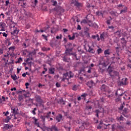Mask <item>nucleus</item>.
Instances as JSON below:
<instances>
[{"label":"nucleus","instance_id":"1","mask_svg":"<svg viewBox=\"0 0 131 131\" xmlns=\"http://www.w3.org/2000/svg\"><path fill=\"white\" fill-rule=\"evenodd\" d=\"M74 76V74L72 72L70 71L63 74V78L62 79V81H65V80L67 79L68 81H69L70 78H72Z\"/></svg>","mask_w":131,"mask_h":131},{"label":"nucleus","instance_id":"2","mask_svg":"<svg viewBox=\"0 0 131 131\" xmlns=\"http://www.w3.org/2000/svg\"><path fill=\"white\" fill-rule=\"evenodd\" d=\"M117 9H119V8H123L120 11V13L118 14V15H120V14H125V13H127V7L125 5H122V4H120L117 6Z\"/></svg>","mask_w":131,"mask_h":131},{"label":"nucleus","instance_id":"3","mask_svg":"<svg viewBox=\"0 0 131 131\" xmlns=\"http://www.w3.org/2000/svg\"><path fill=\"white\" fill-rule=\"evenodd\" d=\"M71 4L74 5L78 9L82 8V3L78 2V0H71Z\"/></svg>","mask_w":131,"mask_h":131},{"label":"nucleus","instance_id":"4","mask_svg":"<svg viewBox=\"0 0 131 131\" xmlns=\"http://www.w3.org/2000/svg\"><path fill=\"white\" fill-rule=\"evenodd\" d=\"M45 129L47 131H59V129L56 125H53L51 127H46Z\"/></svg>","mask_w":131,"mask_h":131},{"label":"nucleus","instance_id":"5","mask_svg":"<svg viewBox=\"0 0 131 131\" xmlns=\"http://www.w3.org/2000/svg\"><path fill=\"white\" fill-rule=\"evenodd\" d=\"M128 112H129L128 108L127 107H125L123 110L122 115H123V116H124V117H126V118H128V115H127Z\"/></svg>","mask_w":131,"mask_h":131},{"label":"nucleus","instance_id":"6","mask_svg":"<svg viewBox=\"0 0 131 131\" xmlns=\"http://www.w3.org/2000/svg\"><path fill=\"white\" fill-rule=\"evenodd\" d=\"M35 99L36 102H37L40 104H41L43 102L42 99H41V97H40V96L39 95H35Z\"/></svg>","mask_w":131,"mask_h":131},{"label":"nucleus","instance_id":"7","mask_svg":"<svg viewBox=\"0 0 131 131\" xmlns=\"http://www.w3.org/2000/svg\"><path fill=\"white\" fill-rule=\"evenodd\" d=\"M120 42L122 45V48L126 47V43H127V41L125 40V38L122 37L120 39Z\"/></svg>","mask_w":131,"mask_h":131},{"label":"nucleus","instance_id":"8","mask_svg":"<svg viewBox=\"0 0 131 131\" xmlns=\"http://www.w3.org/2000/svg\"><path fill=\"white\" fill-rule=\"evenodd\" d=\"M81 24H88L89 26H93V23H92V21L86 20V19H83L81 21Z\"/></svg>","mask_w":131,"mask_h":131},{"label":"nucleus","instance_id":"9","mask_svg":"<svg viewBox=\"0 0 131 131\" xmlns=\"http://www.w3.org/2000/svg\"><path fill=\"white\" fill-rule=\"evenodd\" d=\"M72 51H73V48H71L70 49L67 48L65 51L66 55L67 56H71V55H72Z\"/></svg>","mask_w":131,"mask_h":131},{"label":"nucleus","instance_id":"10","mask_svg":"<svg viewBox=\"0 0 131 131\" xmlns=\"http://www.w3.org/2000/svg\"><path fill=\"white\" fill-rule=\"evenodd\" d=\"M93 107L92 106H86L85 108V114L87 115H90L91 114V109H92Z\"/></svg>","mask_w":131,"mask_h":131},{"label":"nucleus","instance_id":"11","mask_svg":"<svg viewBox=\"0 0 131 131\" xmlns=\"http://www.w3.org/2000/svg\"><path fill=\"white\" fill-rule=\"evenodd\" d=\"M13 127V125H10L9 124H5L4 125V126L2 127V128L4 130H8V129H11Z\"/></svg>","mask_w":131,"mask_h":131},{"label":"nucleus","instance_id":"12","mask_svg":"<svg viewBox=\"0 0 131 131\" xmlns=\"http://www.w3.org/2000/svg\"><path fill=\"white\" fill-rule=\"evenodd\" d=\"M122 80V81L119 82V85H120V86L122 85H126V81H127V78H123Z\"/></svg>","mask_w":131,"mask_h":131},{"label":"nucleus","instance_id":"13","mask_svg":"<svg viewBox=\"0 0 131 131\" xmlns=\"http://www.w3.org/2000/svg\"><path fill=\"white\" fill-rule=\"evenodd\" d=\"M75 35H76V37H78V34L77 33H74L72 37L70 35H69L68 37H69L70 40H74V39H75Z\"/></svg>","mask_w":131,"mask_h":131},{"label":"nucleus","instance_id":"14","mask_svg":"<svg viewBox=\"0 0 131 131\" xmlns=\"http://www.w3.org/2000/svg\"><path fill=\"white\" fill-rule=\"evenodd\" d=\"M100 89L102 92H107L108 90V86L105 84H102L100 87Z\"/></svg>","mask_w":131,"mask_h":131},{"label":"nucleus","instance_id":"15","mask_svg":"<svg viewBox=\"0 0 131 131\" xmlns=\"http://www.w3.org/2000/svg\"><path fill=\"white\" fill-rule=\"evenodd\" d=\"M5 27H6V24L5 23H0V31H5Z\"/></svg>","mask_w":131,"mask_h":131},{"label":"nucleus","instance_id":"16","mask_svg":"<svg viewBox=\"0 0 131 131\" xmlns=\"http://www.w3.org/2000/svg\"><path fill=\"white\" fill-rule=\"evenodd\" d=\"M62 118H63V116L60 114L56 117V120H57V122H60V121H61L62 120Z\"/></svg>","mask_w":131,"mask_h":131},{"label":"nucleus","instance_id":"17","mask_svg":"<svg viewBox=\"0 0 131 131\" xmlns=\"http://www.w3.org/2000/svg\"><path fill=\"white\" fill-rule=\"evenodd\" d=\"M116 120L118 122H120V121H124V117H123V116H122V115H121L120 117H117L116 118Z\"/></svg>","mask_w":131,"mask_h":131},{"label":"nucleus","instance_id":"18","mask_svg":"<svg viewBox=\"0 0 131 131\" xmlns=\"http://www.w3.org/2000/svg\"><path fill=\"white\" fill-rule=\"evenodd\" d=\"M19 33V30L17 29V28H15V26L13 27V32L11 33V34L14 35V34H18Z\"/></svg>","mask_w":131,"mask_h":131},{"label":"nucleus","instance_id":"19","mask_svg":"<svg viewBox=\"0 0 131 131\" xmlns=\"http://www.w3.org/2000/svg\"><path fill=\"white\" fill-rule=\"evenodd\" d=\"M88 52L89 53H91V54H95V50L93 49V48H92L91 46H90V45H88Z\"/></svg>","mask_w":131,"mask_h":131},{"label":"nucleus","instance_id":"20","mask_svg":"<svg viewBox=\"0 0 131 131\" xmlns=\"http://www.w3.org/2000/svg\"><path fill=\"white\" fill-rule=\"evenodd\" d=\"M107 71L111 77H114V75H112V72L113 73V70L112 68H110V66L108 67V69Z\"/></svg>","mask_w":131,"mask_h":131},{"label":"nucleus","instance_id":"21","mask_svg":"<svg viewBox=\"0 0 131 131\" xmlns=\"http://www.w3.org/2000/svg\"><path fill=\"white\" fill-rule=\"evenodd\" d=\"M51 33L54 34L55 32H57L58 31V27H53L51 28Z\"/></svg>","mask_w":131,"mask_h":131},{"label":"nucleus","instance_id":"22","mask_svg":"<svg viewBox=\"0 0 131 131\" xmlns=\"http://www.w3.org/2000/svg\"><path fill=\"white\" fill-rule=\"evenodd\" d=\"M115 35L118 37H121V30H119L115 32Z\"/></svg>","mask_w":131,"mask_h":131},{"label":"nucleus","instance_id":"23","mask_svg":"<svg viewBox=\"0 0 131 131\" xmlns=\"http://www.w3.org/2000/svg\"><path fill=\"white\" fill-rule=\"evenodd\" d=\"M49 74H55V68H50L49 69Z\"/></svg>","mask_w":131,"mask_h":131},{"label":"nucleus","instance_id":"24","mask_svg":"<svg viewBox=\"0 0 131 131\" xmlns=\"http://www.w3.org/2000/svg\"><path fill=\"white\" fill-rule=\"evenodd\" d=\"M100 39L104 41L105 40V33L103 32L101 34H100Z\"/></svg>","mask_w":131,"mask_h":131},{"label":"nucleus","instance_id":"25","mask_svg":"<svg viewBox=\"0 0 131 131\" xmlns=\"http://www.w3.org/2000/svg\"><path fill=\"white\" fill-rule=\"evenodd\" d=\"M24 99V97L22 95H19L18 97V101L19 102H23V99Z\"/></svg>","mask_w":131,"mask_h":131},{"label":"nucleus","instance_id":"26","mask_svg":"<svg viewBox=\"0 0 131 131\" xmlns=\"http://www.w3.org/2000/svg\"><path fill=\"white\" fill-rule=\"evenodd\" d=\"M9 51H11L12 52H14L15 50H16V47L15 46H12L8 48Z\"/></svg>","mask_w":131,"mask_h":131},{"label":"nucleus","instance_id":"27","mask_svg":"<svg viewBox=\"0 0 131 131\" xmlns=\"http://www.w3.org/2000/svg\"><path fill=\"white\" fill-rule=\"evenodd\" d=\"M95 113H96V116L99 118V114H100V113H101V111L99 110H96L95 111Z\"/></svg>","mask_w":131,"mask_h":131},{"label":"nucleus","instance_id":"28","mask_svg":"<svg viewBox=\"0 0 131 131\" xmlns=\"http://www.w3.org/2000/svg\"><path fill=\"white\" fill-rule=\"evenodd\" d=\"M11 77L13 80H17V79H18V77H17L16 74H14V75H11Z\"/></svg>","mask_w":131,"mask_h":131},{"label":"nucleus","instance_id":"29","mask_svg":"<svg viewBox=\"0 0 131 131\" xmlns=\"http://www.w3.org/2000/svg\"><path fill=\"white\" fill-rule=\"evenodd\" d=\"M35 55H36V52L32 51V52L29 53L28 56H31V57H32L33 56H35Z\"/></svg>","mask_w":131,"mask_h":131},{"label":"nucleus","instance_id":"30","mask_svg":"<svg viewBox=\"0 0 131 131\" xmlns=\"http://www.w3.org/2000/svg\"><path fill=\"white\" fill-rule=\"evenodd\" d=\"M42 51H43V52H48V51H50V50H51V48H46V47H42L41 48Z\"/></svg>","mask_w":131,"mask_h":131},{"label":"nucleus","instance_id":"31","mask_svg":"<svg viewBox=\"0 0 131 131\" xmlns=\"http://www.w3.org/2000/svg\"><path fill=\"white\" fill-rule=\"evenodd\" d=\"M26 94H24V96L25 98H28L30 96V92L29 91L26 92Z\"/></svg>","mask_w":131,"mask_h":131},{"label":"nucleus","instance_id":"32","mask_svg":"<svg viewBox=\"0 0 131 131\" xmlns=\"http://www.w3.org/2000/svg\"><path fill=\"white\" fill-rule=\"evenodd\" d=\"M115 101L116 103H119V102H121V98L120 97H118L117 98L115 99Z\"/></svg>","mask_w":131,"mask_h":131},{"label":"nucleus","instance_id":"33","mask_svg":"<svg viewBox=\"0 0 131 131\" xmlns=\"http://www.w3.org/2000/svg\"><path fill=\"white\" fill-rule=\"evenodd\" d=\"M30 60H31V61H33V57H32V56L29 55V58L27 59L26 62H28L29 61H30Z\"/></svg>","mask_w":131,"mask_h":131},{"label":"nucleus","instance_id":"34","mask_svg":"<svg viewBox=\"0 0 131 131\" xmlns=\"http://www.w3.org/2000/svg\"><path fill=\"white\" fill-rule=\"evenodd\" d=\"M123 105H125V103H124V102L121 104L120 107H119V110H120V111L123 110V108H124V106H123Z\"/></svg>","mask_w":131,"mask_h":131},{"label":"nucleus","instance_id":"35","mask_svg":"<svg viewBox=\"0 0 131 131\" xmlns=\"http://www.w3.org/2000/svg\"><path fill=\"white\" fill-rule=\"evenodd\" d=\"M26 102H27V104L29 103H32L33 102V99L31 98H29L28 99L26 100Z\"/></svg>","mask_w":131,"mask_h":131},{"label":"nucleus","instance_id":"36","mask_svg":"<svg viewBox=\"0 0 131 131\" xmlns=\"http://www.w3.org/2000/svg\"><path fill=\"white\" fill-rule=\"evenodd\" d=\"M87 85H93L94 84V81L93 80L89 81L86 83Z\"/></svg>","mask_w":131,"mask_h":131},{"label":"nucleus","instance_id":"37","mask_svg":"<svg viewBox=\"0 0 131 131\" xmlns=\"http://www.w3.org/2000/svg\"><path fill=\"white\" fill-rule=\"evenodd\" d=\"M46 118H47L46 117V116H40V119H41V120H42L43 123H45V121H46Z\"/></svg>","mask_w":131,"mask_h":131},{"label":"nucleus","instance_id":"38","mask_svg":"<svg viewBox=\"0 0 131 131\" xmlns=\"http://www.w3.org/2000/svg\"><path fill=\"white\" fill-rule=\"evenodd\" d=\"M22 61H23V59L21 57H19L18 59V60L17 61L15 62V63L17 64V63H20L21 62H22Z\"/></svg>","mask_w":131,"mask_h":131},{"label":"nucleus","instance_id":"39","mask_svg":"<svg viewBox=\"0 0 131 131\" xmlns=\"http://www.w3.org/2000/svg\"><path fill=\"white\" fill-rule=\"evenodd\" d=\"M88 95V94L84 93L81 95V97L82 99H85V97Z\"/></svg>","mask_w":131,"mask_h":131},{"label":"nucleus","instance_id":"40","mask_svg":"<svg viewBox=\"0 0 131 131\" xmlns=\"http://www.w3.org/2000/svg\"><path fill=\"white\" fill-rule=\"evenodd\" d=\"M104 55H110V52H109V50H106L104 52Z\"/></svg>","mask_w":131,"mask_h":131},{"label":"nucleus","instance_id":"41","mask_svg":"<svg viewBox=\"0 0 131 131\" xmlns=\"http://www.w3.org/2000/svg\"><path fill=\"white\" fill-rule=\"evenodd\" d=\"M10 119H11V118H10V117L9 116H7V118L5 119V122L8 123V122H9Z\"/></svg>","mask_w":131,"mask_h":131},{"label":"nucleus","instance_id":"42","mask_svg":"<svg viewBox=\"0 0 131 131\" xmlns=\"http://www.w3.org/2000/svg\"><path fill=\"white\" fill-rule=\"evenodd\" d=\"M11 110H12V113H13V114H10V116H13V115H14V114H15V112H16V110H15V108H11Z\"/></svg>","mask_w":131,"mask_h":131},{"label":"nucleus","instance_id":"43","mask_svg":"<svg viewBox=\"0 0 131 131\" xmlns=\"http://www.w3.org/2000/svg\"><path fill=\"white\" fill-rule=\"evenodd\" d=\"M5 6L6 7H8V6H9V5H11V3H10V1H9V0H7L5 2Z\"/></svg>","mask_w":131,"mask_h":131},{"label":"nucleus","instance_id":"44","mask_svg":"<svg viewBox=\"0 0 131 131\" xmlns=\"http://www.w3.org/2000/svg\"><path fill=\"white\" fill-rule=\"evenodd\" d=\"M113 74H112V75H114V76H117V75H118V72H117V71L113 72Z\"/></svg>","mask_w":131,"mask_h":131},{"label":"nucleus","instance_id":"45","mask_svg":"<svg viewBox=\"0 0 131 131\" xmlns=\"http://www.w3.org/2000/svg\"><path fill=\"white\" fill-rule=\"evenodd\" d=\"M51 113H52V112H49V113H47V115L45 116L46 118H50V114H51Z\"/></svg>","mask_w":131,"mask_h":131},{"label":"nucleus","instance_id":"46","mask_svg":"<svg viewBox=\"0 0 131 131\" xmlns=\"http://www.w3.org/2000/svg\"><path fill=\"white\" fill-rule=\"evenodd\" d=\"M64 128H66V130L70 131V127H67V126H64Z\"/></svg>","mask_w":131,"mask_h":131},{"label":"nucleus","instance_id":"47","mask_svg":"<svg viewBox=\"0 0 131 131\" xmlns=\"http://www.w3.org/2000/svg\"><path fill=\"white\" fill-rule=\"evenodd\" d=\"M42 37H43L44 39H45V40L48 41V36H46V35H42Z\"/></svg>","mask_w":131,"mask_h":131},{"label":"nucleus","instance_id":"48","mask_svg":"<svg viewBox=\"0 0 131 131\" xmlns=\"http://www.w3.org/2000/svg\"><path fill=\"white\" fill-rule=\"evenodd\" d=\"M111 15H112V16H116V12L113 11V12H111L110 13Z\"/></svg>","mask_w":131,"mask_h":131},{"label":"nucleus","instance_id":"49","mask_svg":"<svg viewBox=\"0 0 131 131\" xmlns=\"http://www.w3.org/2000/svg\"><path fill=\"white\" fill-rule=\"evenodd\" d=\"M102 49L101 48H99L97 50V53L98 54H101V53H102Z\"/></svg>","mask_w":131,"mask_h":131},{"label":"nucleus","instance_id":"50","mask_svg":"<svg viewBox=\"0 0 131 131\" xmlns=\"http://www.w3.org/2000/svg\"><path fill=\"white\" fill-rule=\"evenodd\" d=\"M56 86L57 88H61V84L59 82H57L56 84Z\"/></svg>","mask_w":131,"mask_h":131},{"label":"nucleus","instance_id":"51","mask_svg":"<svg viewBox=\"0 0 131 131\" xmlns=\"http://www.w3.org/2000/svg\"><path fill=\"white\" fill-rule=\"evenodd\" d=\"M57 39H62V35H60V36H57L56 37Z\"/></svg>","mask_w":131,"mask_h":131},{"label":"nucleus","instance_id":"52","mask_svg":"<svg viewBox=\"0 0 131 131\" xmlns=\"http://www.w3.org/2000/svg\"><path fill=\"white\" fill-rule=\"evenodd\" d=\"M4 54V49L2 48L0 49V56L1 55H3Z\"/></svg>","mask_w":131,"mask_h":131},{"label":"nucleus","instance_id":"53","mask_svg":"<svg viewBox=\"0 0 131 131\" xmlns=\"http://www.w3.org/2000/svg\"><path fill=\"white\" fill-rule=\"evenodd\" d=\"M25 42H26V43L28 46H29V39H26Z\"/></svg>","mask_w":131,"mask_h":131},{"label":"nucleus","instance_id":"54","mask_svg":"<svg viewBox=\"0 0 131 131\" xmlns=\"http://www.w3.org/2000/svg\"><path fill=\"white\" fill-rule=\"evenodd\" d=\"M112 129L113 131L115 130V124H113L112 125Z\"/></svg>","mask_w":131,"mask_h":131},{"label":"nucleus","instance_id":"55","mask_svg":"<svg viewBox=\"0 0 131 131\" xmlns=\"http://www.w3.org/2000/svg\"><path fill=\"white\" fill-rule=\"evenodd\" d=\"M97 15H98V16H101V15H103V13H102V12H100L99 11H97L96 12Z\"/></svg>","mask_w":131,"mask_h":131},{"label":"nucleus","instance_id":"56","mask_svg":"<svg viewBox=\"0 0 131 131\" xmlns=\"http://www.w3.org/2000/svg\"><path fill=\"white\" fill-rule=\"evenodd\" d=\"M111 20L110 19L107 20L106 22V24H107V25H110V24H111Z\"/></svg>","mask_w":131,"mask_h":131},{"label":"nucleus","instance_id":"57","mask_svg":"<svg viewBox=\"0 0 131 131\" xmlns=\"http://www.w3.org/2000/svg\"><path fill=\"white\" fill-rule=\"evenodd\" d=\"M26 28H27V29H29V28H30V25L29 24L26 25Z\"/></svg>","mask_w":131,"mask_h":131},{"label":"nucleus","instance_id":"58","mask_svg":"<svg viewBox=\"0 0 131 131\" xmlns=\"http://www.w3.org/2000/svg\"><path fill=\"white\" fill-rule=\"evenodd\" d=\"M77 29V30H81V27H80V25H78Z\"/></svg>","mask_w":131,"mask_h":131},{"label":"nucleus","instance_id":"59","mask_svg":"<svg viewBox=\"0 0 131 131\" xmlns=\"http://www.w3.org/2000/svg\"><path fill=\"white\" fill-rule=\"evenodd\" d=\"M23 47H24L25 48H27L28 47V45H27L26 44V42H24L23 44Z\"/></svg>","mask_w":131,"mask_h":131},{"label":"nucleus","instance_id":"60","mask_svg":"<svg viewBox=\"0 0 131 131\" xmlns=\"http://www.w3.org/2000/svg\"><path fill=\"white\" fill-rule=\"evenodd\" d=\"M94 120L95 121V123H98V122H99V120H98L96 118H94Z\"/></svg>","mask_w":131,"mask_h":131},{"label":"nucleus","instance_id":"61","mask_svg":"<svg viewBox=\"0 0 131 131\" xmlns=\"http://www.w3.org/2000/svg\"><path fill=\"white\" fill-rule=\"evenodd\" d=\"M3 36H5V37H7L8 36V35L7 34V33L4 32V33H3Z\"/></svg>","mask_w":131,"mask_h":131},{"label":"nucleus","instance_id":"62","mask_svg":"<svg viewBox=\"0 0 131 131\" xmlns=\"http://www.w3.org/2000/svg\"><path fill=\"white\" fill-rule=\"evenodd\" d=\"M57 1H54L52 6H57Z\"/></svg>","mask_w":131,"mask_h":131},{"label":"nucleus","instance_id":"63","mask_svg":"<svg viewBox=\"0 0 131 131\" xmlns=\"http://www.w3.org/2000/svg\"><path fill=\"white\" fill-rule=\"evenodd\" d=\"M63 60L64 61V62H67V58H66V57H63Z\"/></svg>","mask_w":131,"mask_h":131},{"label":"nucleus","instance_id":"64","mask_svg":"<svg viewBox=\"0 0 131 131\" xmlns=\"http://www.w3.org/2000/svg\"><path fill=\"white\" fill-rule=\"evenodd\" d=\"M59 102L60 103V104H62L63 102H64L63 98H61V99H60Z\"/></svg>","mask_w":131,"mask_h":131}]
</instances>
